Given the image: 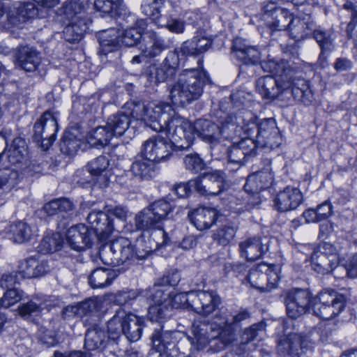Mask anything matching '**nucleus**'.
<instances>
[{
    "label": "nucleus",
    "instance_id": "bf43d9fd",
    "mask_svg": "<svg viewBox=\"0 0 357 357\" xmlns=\"http://www.w3.org/2000/svg\"><path fill=\"white\" fill-rule=\"evenodd\" d=\"M78 304L79 317L91 316L101 308V300L98 298H90Z\"/></svg>",
    "mask_w": 357,
    "mask_h": 357
},
{
    "label": "nucleus",
    "instance_id": "b1692460",
    "mask_svg": "<svg viewBox=\"0 0 357 357\" xmlns=\"http://www.w3.org/2000/svg\"><path fill=\"white\" fill-rule=\"evenodd\" d=\"M232 51L234 56L246 65L260 63L261 53L255 46L248 45L245 40L236 38L234 40Z\"/></svg>",
    "mask_w": 357,
    "mask_h": 357
},
{
    "label": "nucleus",
    "instance_id": "680f3d73",
    "mask_svg": "<svg viewBox=\"0 0 357 357\" xmlns=\"http://www.w3.org/2000/svg\"><path fill=\"white\" fill-rule=\"evenodd\" d=\"M238 126L234 117L232 116H226L220 126V137L222 136L227 139H233L236 135Z\"/></svg>",
    "mask_w": 357,
    "mask_h": 357
},
{
    "label": "nucleus",
    "instance_id": "39448f33",
    "mask_svg": "<svg viewBox=\"0 0 357 357\" xmlns=\"http://www.w3.org/2000/svg\"><path fill=\"white\" fill-rule=\"evenodd\" d=\"M144 320L119 307L107 321L108 338L116 340L124 335L130 342L138 341L142 336Z\"/></svg>",
    "mask_w": 357,
    "mask_h": 357
},
{
    "label": "nucleus",
    "instance_id": "c03bdc74",
    "mask_svg": "<svg viewBox=\"0 0 357 357\" xmlns=\"http://www.w3.org/2000/svg\"><path fill=\"white\" fill-rule=\"evenodd\" d=\"M106 335L97 326L89 328L85 334L84 346L88 350L99 349L105 342Z\"/></svg>",
    "mask_w": 357,
    "mask_h": 357
},
{
    "label": "nucleus",
    "instance_id": "0e129e2a",
    "mask_svg": "<svg viewBox=\"0 0 357 357\" xmlns=\"http://www.w3.org/2000/svg\"><path fill=\"white\" fill-rule=\"evenodd\" d=\"M183 160L186 169L195 173L202 171L205 166L203 160L197 153L188 154Z\"/></svg>",
    "mask_w": 357,
    "mask_h": 357
},
{
    "label": "nucleus",
    "instance_id": "2f4dec72",
    "mask_svg": "<svg viewBox=\"0 0 357 357\" xmlns=\"http://www.w3.org/2000/svg\"><path fill=\"white\" fill-rule=\"evenodd\" d=\"M63 31V38L69 43L79 41L88 29L86 18L82 16H74Z\"/></svg>",
    "mask_w": 357,
    "mask_h": 357
},
{
    "label": "nucleus",
    "instance_id": "f257e3e1",
    "mask_svg": "<svg viewBox=\"0 0 357 357\" xmlns=\"http://www.w3.org/2000/svg\"><path fill=\"white\" fill-rule=\"evenodd\" d=\"M202 60L198 59L197 66L187 68L178 75V80L169 87V98L172 104L184 106L199 98L208 77L202 69Z\"/></svg>",
    "mask_w": 357,
    "mask_h": 357
},
{
    "label": "nucleus",
    "instance_id": "473e14b6",
    "mask_svg": "<svg viewBox=\"0 0 357 357\" xmlns=\"http://www.w3.org/2000/svg\"><path fill=\"white\" fill-rule=\"evenodd\" d=\"M312 34L313 38L321 49L319 59L326 61L328 55L335 49L333 32L332 30H327L319 27L314 29Z\"/></svg>",
    "mask_w": 357,
    "mask_h": 357
},
{
    "label": "nucleus",
    "instance_id": "864d4df0",
    "mask_svg": "<svg viewBox=\"0 0 357 357\" xmlns=\"http://www.w3.org/2000/svg\"><path fill=\"white\" fill-rule=\"evenodd\" d=\"M43 309V304L38 298H33L22 303L18 307V313L21 317L36 315Z\"/></svg>",
    "mask_w": 357,
    "mask_h": 357
},
{
    "label": "nucleus",
    "instance_id": "13d9d810",
    "mask_svg": "<svg viewBox=\"0 0 357 357\" xmlns=\"http://www.w3.org/2000/svg\"><path fill=\"white\" fill-rule=\"evenodd\" d=\"M61 151L66 155H73L78 150L79 142L71 133H65L59 144Z\"/></svg>",
    "mask_w": 357,
    "mask_h": 357
},
{
    "label": "nucleus",
    "instance_id": "e433bc0d",
    "mask_svg": "<svg viewBox=\"0 0 357 357\" xmlns=\"http://www.w3.org/2000/svg\"><path fill=\"white\" fill-rule=\"evenodd\" d=\"M29 155L26 141L21 138H15L10 147L6 149V158L13 165L21 163L26 160Z\"/></svg>",
    "mask_w": 357,
    "mask_h": 357
},
{
    "label": "nucleus",
    "instance_id": "e2e57ef3",
    "mask_svg": "<svg viewBox=\"0 0 357 357\" xmlns=\"http://www.w3.org/2000/svg\"><path fill=\"white\" fill-rule=\"evenodd\" d=\"M87 0H70L65 6V14L68 18L74 16H82L86 18L84 10Z\"/></svg>",
    "mask_w": 357,
    "mask_h": 357
},
{
    "label": "nucleus",
    "instance_id": "5fc2aeb1",
    "mask_svg": "<svg viewBox=\"0 0 357 357\" xmlns=\"http://www.w3.org/2000/svg\"><path fill=\"white\" fill-rule=\"evenodd\" d=\"M171 335L169 332H162L160 330H155L152 335V344L156 351L165 352L171 343Z\"/></svg>",
    "mask_w": 357,
    "mask_h": 357
},
{
    "label": "nucleus",
    "instance_id": "a878e982",
    "mask_svg": "<svg viewBox=\"0 0 357 357\" xmlns=\"http://www.w3.org/2000/svg\"><path fill=\"white\" fill-rule=\"evenodd\" d=\"M15 59L16 65L27 72L35 71L41 62L40 53L29 46L19 47Z\"/></svg>",
    "mask_w": 357,
    "mask_h": 357
},
{
    "label": "nucleus",
    "instance_id": "9d476101",
    "mask_svg": "<svg viewBox=\"0 0 357 357\" xmlns=\"http://www.w3.org/2000/svg\"><path fill=\"white\" fill-rule=\"evenodd\" d=\"M179 56L176 51L168 52L160 66H150L145 72L149 84H158L173 79L177 73Z\"/></svg>",
    "mask_w": 357,
    "mask_h": 357
},
{
    "label": "nucleus",
    "instance_id": "37998d69",
    "mask_svg": "<svg viewBox=\"0 0 357 357\" xmlns=\"http://www.w3.org/2000/svg\"><path fill=\"white\" fill-rule=\"evenodd\" d=\"M131 172L135 176L149 180L155 175L154 162L146 158L135 161L131 166Z\"/></svg>",
    "mask_w": 357,
    "mask_h": 357
},
{
    "label": "nucleus",
    "instance_id": "393cba45",
    "mask_svg": "<svg viewBox=\"0 0 357 357\" xmlns=\"http://www.w3.org/2000/svg\"><path fill=\"white\" fill-rule=\"evenodd\" d=\"M165 49V41L153 30H146L144 33L139 50L144 56L154 58L159 56Z\"/></svg>",
    "mask_w": 357,
    "mask_h": 357
},
{
    "label": "nucleus",
    "instance_id": "f03ea898",
    "mask_svg": "<svg viewBox=\"0 0 357 357\" xmlns=\"http://www.w3.org/2000/svg\"><path fill=\"white\" fill-rule=\"evenodd\" d=\"M165 289L158 287L143 291L147 297L149 314L152 321H159L165 319L169 308H191V296L194 291L181 292L174 295L165 293Z\"/></svg>",
    "mask_w": 357,
    "mask_h": 357
},
{
    "label": "nucleus",
    "instance_id": "4be33fe9",
    "mask_svg": "<svg viewBox=\"0 0 357 357\" xmlns=\"http://www.w3.org/2000/svg\"><path fill=\"white\" fill-rule=\"evenodd\" d=\"M337 248L330 243H324L319 250H315L311 257L314 268L319 273L328 272L332 264L337 261Z\"/></svg>",
    "mask_w": 357,
    "mask_h": 357
},
{
    "label": "nucleus",
    "instance_id": "49530a36",
    "mask_svg": "<svg viewBox=\"0 0 357 357\" xmlns=\"http://www.w3.org/2000/svg\"><path fill=\"white\" fill-rule=\"evenodd\" d=\"M37 10L32 3H22L16 9L15 16L10 15L9 21L14 25H20L37 15Z\"/></svg>",
    "mask_w": 357,
    "mask_h": 357
},
{
    "label": "nucleus",
    "instance_id": "72a5a7b5",
    "mask_svg": "<svg viewBox=\"0 0 357 357\" xmlns=\"http://www.w3.org/2000/svg\"><path fill=\"white\" fill-rule=\"evenodd\" d=\"M109 159L108 156L100 155L87 164V170L89 174L97 177L101 185H106L109 179Z\"/></svg>",
    "mask_w": 357,
    "mask_h": 357
},
{
    "label": "nucleus",
    "instance_id": "f704fd0d",
    "mask_svg": "<svg viewBox=\"0 0 357 357\" xmlns=\"http://www.w3.org/2000/svg\"><path fill=\"white\" fill-rule=\"evenodd\" d=\"M211 43V39L196 35L191 40L183 42L180 51L183 55L197 56L206 52Z\"/></svg>",
    "mask_w": 357,
    "mask_h": 357
},
{
    "label": "nucleus",
    "instance_id": "4d7b16f0",
    "mask_svg": "<svg viewBox=\"0 0 357 357\" xmlns=\"http://www.w3.org/2000/svg\"><path fill=\"white\" fill-rule=\"evenodd\" d=\"M128 108L130 110V115L136 120H141L145 122L148 114L146 112L153 111L155 107L153 105H146L144 102H131L128 104Z\"/></svg>",
    "mask_w": 357,
    "mask_h": 357
},
{
    "label": "nucleus",
    "instance_id": "79ce46f5",
    "mask_svg": "<svg viewBox=\"0 0 357 357\" xmlns=\"http://www.w3.org/2000/svg\"><path fill=\"white\" fill-rule=\"evenodd\" d=\"M112 137L113 132H110L107 126H98L89 132L87 142L93 147L101 148L107 145Z\"/></svg>",
    "mask_w": 357,
    "mask_h": 357
},
{
    "label": "nucleus",
    "instance_id": "7ed1b4c3",
    "mask_svg": "<svg viewBox=\"0 0 357 357\" xmlns=\"http://www.w3.org/2000/svg\"><path fill=\"white\" fill-rule=\"evenodd\" d=\"M261 67L264 71L278 76L279 79L271 75L261 77L256 81V89L263 98L274 99L279 96L282 89H286L290 86L289 82H285L284 78L286 75L291 74L292 68L289 63L284 60H269L264 62Z\"/></svg>",
    "mask_w": 357,
    "mask_h": 357
},
{
    "label": "nucleus",
    "instance_id": "338daca9",
    "mask_svg": "<svg viewBox=\"0 0 357 357\" xmlns=\"http://www.w3.org/2000/svg\"><path fill=\"white\" fill-rule=\"evenodd\" d=\"M180 280L181 276L178 272L176 271H171L164 275L163 277L160 279L158 283L155 284L153 288L158 287L164 289V287L166 286L175 287L178 284Z\"/></svg>",
    "mask_w": 357,
    "mask_h": 357
},
{
    "label": "nucleus",
    "instance_id": "6e6d98bb",
    "mask_svg": "<svg viewBox=\"0 0 357 357\" xmlns=\"http://www.w3.org/2000/svg\"><path fill=\"white\" fill-rule=\"evenodd\" d=\"M153 215L160 223L166 216L172 211V206L167 200L162 199L158 200L148 206Z\"/></svg>",
    "mask_w": 357,
    "mask_h": 357
},
{
    "label": "nucleus",
    "instance_id": "6e6552de",
    "mask_svg": "<svg viewBox=\"0 0 357 357\" xmlns=\"http://www.w3.org/2000/svg\"><path fill=\"white\" fill-rule=\"evenodd\" d=\"M159 132L165 135L174 149L179 150L189 148L194 140L192 124L181 116L169 117Z\"/></svg>",
    "mask_w": 357,
    "mask_h": 357
},
{
    "label": "nucleus",
    "instance_id": "7c9ffc66",
    "mask_svg": "<svg viewBox=\"0 0 357 357\" xmlns=\"http://www.w3.org/2000/svg\"><path fill=\"white\" fill-rule=\"evenodd\" d=\"M220 214L214 208L201 207L194 210L190 221L198 230H204L213 226Z\"/></svg>",
    "mask_w": 357,
    "mask_h": 357
},
{
    "label": "nucleus",
    "instance_id": "a19ab883",
    "mask_svg": "<svg viewBox=\"0 0 357 357\" xmlns=\"http://www.w3.org/2000/svg\"><path fill=\"white\" fill-rule=\"evenodd\" d=\"M159 223L149 207L139 211L135 218V225L138 230L149 231L158 229V225Z\"/></svg>",
    "mask_w": 357,
    "mask_h": 357
},
{
    "label": "nucleus",
    "instance_id": "0eeeda50",
    "mask_svg": "<svg viewBox=\"0 0 357 357\" xmlns=\"http://www.w3.org/2000/svg\"><path fill=\"white\" fill-rule=\"evenodd\" d=\"M191 344L197 351L218 352L231 342V338L226 337L224 332L219 328L215 331L211 324L194 322L192 324Z\"/></svg>",
    "mask_w": 357,
    "mask_h": 357
},
{
    "label": "nucleus",
    "instance_id": "dca6fc26",
    "mask_svg": "<svg viewBox=\"0 0 357 357\" xmlns=\"http://www.w3.org/2000/svg\"><path fill=\"white\" fill-rule=\"evenodd\" d=\"M264 167L250 175L244 185L245 190L251 194H258L260 191L269 188L274 180V174L272 172L270 159L264 160Z\"/></svg>",
    "mask_w": 357,
    "mask_h": 357
},
{
    "label": "nucleus",
    "instance_id": "c756f323",
    "mask_svg": "<svg viewBox=\"0 0 357 357\" xmlns=\"http://www.w3.org/2000/svg\"><path fill=\"white\" fill-rule=\"evenodd\" d=\"M19 272L23 278H33L41 277L47 273L52 266L46 260H38L36 257H29L22 261L19 266Z\"/></svg>",
    "mask_w": 357,
    "mask_h": 357
},
{
    "label": "nucleus",
    "instance_id": "8fccbe9b",
    "mask_svg": "<svg viewBox=\"0 0 357 357\" xmlns=\"http://www.w3.org/2000/svg\"><path fill=\"white\" fill-rule=\"evenodd\" d=\"M294 75V70L292 68L291 74L286 75L284 78L285 82H289L290 86L286 89H282V91L290 90L292 96L295 99H300L303 96L305 92L307 90L308 85L306 81L303 79H294L293 77Z\"/></svg>",
    "mask_w": 357,
    "mask_h": 357
},
{
    "label": "nucleus",
    "instance_id": "9b49d317",
    "mask_svg": "<svg viewBox=\"0 0 357 357\" xmlns=\"http://www.w3.org/2000/svg\"><path fill=\"white\" fill-rule=\"evenodd\" d=\"M33 139L41 142V147L47 150L54 142L59 130L57 116L50 110L45 111L35 123Z\"/></svg>",
    "mask_w": 357,
    "mask_h": 357
},
{
    "label": "nucleus",
    "instance_id": "1a4fd4ad",
    "mask_svg": "<svg viewBox=\"0 0 357 357\" xmlns=\"http://www.w3.org/2000/svg\"><path fill=\"white\" fill-rule=\"evenodd\" d=\"M346 300L343 295L334 291L320 292L312 305L314 314L322 319H331L338 315L344 308Z\"/></svg>",
    "mask_w": 357,
    "mask_h": 357
},
{
    "label": "nucleus",
    "instance_id": "603ef678",
    "mask_svg": "<svg viewBox=\"0 0 357 357\" xmlns=\"http://www.w3.org/2000/svg\"><path fill=\"white\" fill-rule=\"evenodd\" d=\"M23 291L17 288L3 289L0 287V306L8 308L22 300Z\"/></svg>",
    "mask_w": 357,
    "mask_h": 357
},
{
    "label": "nucleus",
    "instance_id": "423d86ee",
    "mask_svg": "<svg viewBox=\"0 0 357 357\" xmlns=\"http://www.w3.org/2000/svg\"><path fill=\"white\" fill-rule=\"evenodd\" d=\"M143 20L137 21L135 26L123 30L111 28L102 31L99 35L100 53L106 55L119 47L120 43L126 46L137 45L143 38Z\"/></svg>",
    "mask_w": 357,
    "mask_h": 357
},
{
    "label": "nucleus",
    "instance_id": "c9c22d12",
    "mask_svg": "<svg viewBox=\"0 0 357 357\" xmlns=\"http://www.w3.org/2000/svg\"><path fill=\"white\" fill-rule=\"evenodd\" d=\"M292 14L287 9L279 8L273 13V17L266 20V26L271 34L275 31L289 30L291 20H294Z\"/></svg>",
    "mask_w": 357,
    "mask_h": 357
},
{
    "label": "nucleus",
    "instance_id": "ddd939ff",
    "mask_svg": "<svg viewBox=\"0 0 357 357\" xmlns=\"http://www.w3.org/2000/svg\"><path fill=\"white\" fill-rule=\"evenodd\" d=\"M164 134L150 137L146 140L142 146L141 153L144 158L153 162H160L168 158L173 150L172 144L168 141Z\"/></svg>",
    "mask_w": 357,
    "mask_h": 357
},
{
    "label": "nucleus",
    "instance_id": "cd10ccee",
    "mask_svg": "<svg viewBox=\"0 0 357 357\" xmlns=\"http://www.w3.org/2000/svg\"><path fill=\"white\" fill-rule=\"evenodd\" d=\"M147 105H153L155 108L153 111L146 112L149 116H147V119H145V123L153 130L161 131L164 128V123H167L168 121L169 116L168 112L172 110L171 106L164 102L158 104L150 102Z\"/></svg>",
    "mask_w": 357,
    "mask_h": 357
},
{
    "label": "nucleus",
    "instance_id": "3c124183",
    "mask_svg": "<svg viewBox=\"0 0 357 357\" xmlns=\"http://www.w3.org/2000/svg\"><path fill=\"white\" fill-rule=\"evenodd\" d=\"M62 246L63 238L59 234L56 233L45 236L38 248L39 252L43 254H47L61 250Z\"/></svg>",
    "mask_w": 357,
    "mask_h": 357
},
{
    "label": "nucleus",
    "instance_id": "de8ad7c7",
    "mask_svg": "<svg viewBox=\"0 0 357 357\" xmlns=\"http://www.w3.org/2000/svg\"><path fill=\"white\" fill-rule=\"evenodd\" d=\"M10 238L15 243H22L31 239L33 232L29 225L24 222H17L10 226Z\"/></svg>",
    "mask_w": 357,
    "mask_h": 357
},
{
    "label": "nucleus",
    "instance_id": "6ab92c4d",
    "mask_svg": "<svg viewBox=\"0 0 357 357\" xmlns=\"http://www.w3.org/2000/svg\"><path fill=\"white\" fill-rule=\"evenodd\" d=\"M195 190L204 196H215L224 188V178L219 172L204 174L202 177L192 179Z\"/></svg>",
    "mask_w": 357,
    "mask_h": 357
},
{
    "label": "nucleus",
    "instance_id": "4468645a",
    "mask_svg": "<svg viewBox=\"0 0 357 357\" xmlns=\"http://www.w3.org/2000/svg\"><path fill=\"white\" fill-rule=\"evenodd\" d=\"M191 298V309L204 317L214 312L222 303L221 298L214 291L194 290Z\"/></svg>",
    "mask_w": 357,
    "mask_h": 357
},
{
    "label": "nucleus",
    "instance_id": "a211bd4d",
    "mask_svg": "<svg viewBox=\"0 0 357 357\" xmlns=\"http://www.w3.org/2000/svg\"><path fill=\"white\" fill-rule=\"evenodd\" d=\"M93 231L84 224L73 225L66 232L68 244L77 251L90 248L93 244Z\"/></svg>",
    "mask_w": 357,
    "mask_h": 357
},
{
    "label": "nucleus",
    "instance_id": "58836bf2",
    "mask_svg": "<svg viewBox=\"0 0 357 357\" xmlns=\"http://www.w3.org/2000/svg\"><path fill=\"white\" fill-rule=\"evenodd\" d=\"M116 275L112 269L98 268L92 271L89 277V282L93 289L104 288L112 283Z\"/></svg>",
    "mask_w": 357,
    "mask_h": 357
},
{
    "label": "nucleus",
    "instance_id": "774afa93",
    "mask_svg": "<svg viewBox=\"0 0 357 357\" xmlns=\"http://www.w3.org/2000/svg\"><path fill=\"white\" fill-rule=\"evenodd\" d=\"M248 157L245 155L241 149H240L237 143L234 144L228 149V162L229 165L236 164L241 165L245 158Z\"/></svg>",
    "mask_w": 357,
    "mask_h": 357
},
{
    "label": "nucleus",
    "instance_id": "f3484780",
    "mask_svg": "<svg viewBox=\"0 0 357 357\" xmlns=\"http://www.w3.org/2000/svg\"><path fill=\"white\" fill-rule=\"evenodd\" d=\"M311 350V343L306 336L300 333H290L282 337L278 344V351L280 354H287L301 357Z\"/></svg>",
    "mask_w": 357,
    "mask_h": 357
},
{
    "label": "nucleus",
    "instance_id": "69168bd1",
    "mask_svg": "<svg viewBox=\"0 0 357 357\" xmlns=\"http://www.w3.org/2000/svg\"><path fill=\"white\" fill-rule=\"evenodd\" d=\"M280 268L276 266L268 265V270L265 271L266 291L275 289L277 287L280 278Z\"/></svg>",
    "mask_w": 357,
    "mask_h": 357
},
{
    "label": "nucleus",
    "instance_id": "aec40b11",
    "mask_svg": "<svg viewBox=\"0 0 357 357\" xmlns=\"http://www.w3.org/2000/svg\"><path fill=\"white\" fill-rule=\"evenodd\" d=\"M303 202V195L299 188L287 186L275 195L274 208L279 212L296 209Z\"/></svg>",
    "mask_w": 357,
    "mask_h": 357
},
{
    "label": "nucleus",
    "instance_id": "412c9836",
    "mask_svg": "<svg viewBox=\"0 0 357 357\" xmlns=\"http://www.w3.org/2000/svg\"><path fill=\"white\" fill-rule=\"evenodd\" d=\"M268 243L266 237H249L239 243L241 255L248 261L257 260L268 251Z\"/></svg>",
    "mask_w": 357,
    "mask_h": 357
},
{
    "label": "nucleus",
    "instance_id": "ea45409f",
    "mask_svg": "<svg viewBox=\"0 0 357 357\" xmlns=\"http://www.w3.org/2000/svg\"><path fill=\"white\" fill-rule=\"evenodd\" d=\"M130 123V119L128 114L119 112L108 118L106 126L110 132H113V137H120L127 130Z\"/></svg>",
    "mask_w": 357,
    "mask_h": 357
},
{
    "label": "nucleus",
    "instance_id": "2eb2a0df",
    "mask_svg": "<svg viewBox=\"0 0 357 357\" xmlns=\"http://www.w3.org/2000/svg\"><path fill=\"white\" fill-rule=\"evenodd\" d=\"M259 148L272 150L282 143V137L273 119H263L259 122L258 135L255 136Z\"/></svg>",
    "mask_w": 357,
    "mask_h": 357
},
{
    "label": "nucleus",
    "instance_id": "09e8293b",
    "mask_svg": "<svg viewBox=\"0 0 357 357\" xmlns=\"http://www.w3.org/2000/svg\"><path fill=\"white\" fill-rule=\"evenodd\" d=\"M238 227L234 224H226L218 227L213 234V240L219 245L226 246L234 238Z\"/></svg>",
    "mask_w": 357,
    "mask_h": 357
},
{
    "label": "nucleus",
    "instance_id": "a18cd8bd",
    "mask_svg": "<svg viewBox=\"0 0 357 357\" xmlns=\"http://www.w3.org/2000/svg\"><path fill=\"white\" fill-rule=\"evenodd\" d=\"M268 270V265L266 264H260L252 268L247 278L251 286L261 291H266L265 271Z\"/></svg>",
    "mask_w": 357,
    "mask_h": 357
},
{
    "label": "nucleus",
    "instance_id": "5701e85b",
    "mask_svg": "<svg viewBox=\"0 0 357 357\" xmlns=\"http://www.w3.org/2000/svg\"><path fill=\"white\" fill-rule=\"evenodd\" d=\"M250 317V314L245 309L241 310L238 312L233 314L228 309L222 307L218 314L215 323L219 327V329L224 332L226 337H229L231 341L234 326L239 324L241 322Z\"/></svg>",
    "mask_w": 357,
    "mask_h": 357
},
{
    "label": "nucleus",
    "instance_id": "20e7f679",
    "mask_svg": "<svg viewBox=\"0 0 357 357\" xmlns=\"http://www.w3.org/2000/svg\"><path fill=\"white\" fill-rule=\"evenodd\" d=\"M151 252V248L140 251L138 248L135 250L128 238L119 237L113 240L109 245L102 248L99 254L103 264L116 266L135 259H143Z\"/></svg>",
    "mask_w": 357,
    "mask_h": 357
},
{
    "label": "nucleus",
    "instance_id": "052dcab7",
    "mask_svg": "<svg viewBox=\"0 0 357 357\" xmlns=\"http://www.w3.org/2000/svg\"><path fill=\"white\" fill-rule=\"evenodd\" d=\"M17 172L6 169L0 173V194L10 192L17 184Z\"/></svg>",
    "mask_w": 357,
    "mask_h": 357
},
{
    "label": "nucleus",
    "instance_id": "c85d7f7f",
    "mask_svg": "<svg viewBox=\"0 0 357 357\" xmlns=\"http://www.w3.org/2000/svg\"><path fill=\"white\" fill-rule=\"evenodd\" d=\"M87 222L91 225L94 235L107 238L113 231L112 221L102 211H92L87 215Z\"/></svg>",
    "mask_w": 357,
    "mask_h": 357
},
{
    "label": "nucleus",
    "instance_id": "f8f14e48",
    "mask_svg": "<svg viewBox=\"0 0 357 357\" xmlns=\"http://www.w3.org/2000/svg\"><path fill=\"white\" fill-rule=\"evenodd\" d=\"M312 296L307 289L295 288L284 294V302L289 317L297 319L310 310Z\"/></svg>",
    "mask_w": 357,
    "mask_h": 357
},
{
    "label": "nucleus",
    "instance_id": "bb28decb",
    "mask_svg": "<svg viewBox=\"0 0 357 357\" xmlns=\"http://www.w3.org/2000/svg\"><path fill=\"white\" fill-rule=\"evenodd\" d=\"M193 137L197 134L202 140L214 144L220 139V126L208 119H199L192 124Z\"/></svg>",
    "mask_w": 357,
    "mask_h": 357
},
{
    "label": "nucleus",
    "instance_id": "4c0bfd02",
    "mask_svg": "<svg viewBox=\"0 0 357 357\" xmlns=\"http://www.w3.org/2000/svg\"><path fill=\"white\" fill-rule=\"evenodd\" d=\"M314 30V22L310 15L304 18L294 17L289 29L290 36L295 39H303Z\"/></svg>",
    "mask_w": 357,
    "mask_h": 357
}]
</instances>
